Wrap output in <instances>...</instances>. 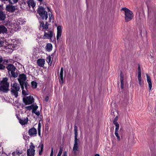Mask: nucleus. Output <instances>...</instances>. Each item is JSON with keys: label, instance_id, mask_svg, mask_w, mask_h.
Wrapping results in <instances>:
<instances>
[{"label": "nucleus", "instance_id": "1", "mask_svg": "<svg viewBox=\"0 0 156 156\" xmlns=\"http://www.w3.org/2000/svg\"><path fill=\"white\" fill-rule=\"evenodd\" d=\"M8 79L7 77L3 78L0 82V91L4 93L8 92L9 89V83L8 82Z\"/></svg>", "mask_w": 156, "mask_h": 156}, {"label": "nucleus", "instance_id": "2", "mask_svg": "<svg viewBox=\"0 0 156 156\" xmlns=\"http://www.w3.org/2000/svg\"><path fill=\"white\" fill-rule=\"evenodd\" d=\"M125 12V20L126 22L131 21L133 17V12L129 9L126 7L122 8L121 9Z\"/></svg>", "mask_w": 156, "mask_h": 156}, {"label": "nucleus", "instance_id": "3", "mask_svg": "<svg viewBox=\"0 0 156 156\" xmlns=\"http://www.w3.org/2000/svg\"><path fill=\"white\" fill-rule=\"evenodd\" d=\"M37 12L40 16V19L42 20H46L48 18L47 12L45 9L42 6H40L38 8Z\"/></svg>", "mask_w": 156, "mask_h": 156}, {"label": "nucleus", "instance_id": "4", "mask_svg": "<svg viewBox=\"0 0 156 156\" xmlns=\"http://www.w3.org/2000/svg\"><path fill=\"white\" fill-rule=\"evenodd\" d=\"M27 79L26 76L24 74L22 73L19 76V78L18 80L20 84V85H24V87L26 90H27L28 87L29 85L28 83L26 81Z\"/></svg>", "mask_w": 156, "mask_h": 156}, {"label": "nucleus", "instance_id": "5", "mask_svg": "<svg viewBox=\"0 0 156 156\" xmlns=\"http://www.w3.org/2000/svg\"><path fill=\"white\" fill-rule=\"evenodd\" d=\"M11 86V94L16 98L18 96V91L20 90V87L19 84L16 83H13Z\"/></svg>", "mask_w": 156, "mask_h": 156}, {"label": "nucleus", "instance_id": "6", "mask_svg": "<svg viewBox=\"0 0 156 156\" xmlns=\"http://www.w3.org/2000/svg\"><path fill=\"white\" fill-rule=\"evenodd\" d=\"M74 144L73 145V149H76L77 148L79 149V140L77 138L78 132L77 129V127L76 126H75L74 127Z\"/></svg>", "mask_w": 156, "mask_h": 156}, {"label": "nucleus", "instance_id": "7", "mask_svg": "<svg viewBox=\"0 0 156 156\" xmlns=\"http://www.w3.org/2000/svg\"><path fill=\"white\" fill-rule=\"evenodd\" d=\"M34 99L32 96H29L23 98V101L26 105L31 104L34 103Z\"/></svg>", "mask_w": 156, "mask_h": 156}, {"label": "nucleus", "instance_id": "8", "mask_svg": "<svg viewBox=\"0 0 156 156\" xmlns=\"http://www.w3.org/2000/svg\"><path fill=\"white\" fill-rule=\"evenodd\" d=\"M30 148L27 150V156H34L35 152V150H34L35 147L32 142L30 143Z\"/></svg>", "mask_w": 156, "mask_h": 156}, {"label": "nucleus", "instance_id": "9", "mask_svg": "<svg viewBox=\"0 0 156 156\" xmlns=\"http://www.w3.org/2000/svg\"><path fill=\"white\" fill-rule=\"evenodd\" d=\"M53 37V32L51 30L48 31V33L44 32L43 38L44 39H51Z\"/></svg>", "mask_w": 156, "mask_h": 156}, {"label": "nucleus", "instance_id": "10", "mask_svg": "<svg viewBox=\"0 0 156 156\" xmlns=\"http://www.w3.org/2000/svg\"><path fill=\"white\" fill-rule=\"evenodd\" d=\"M16 7L12 5L9 4L6 6L5 9L8 12H13L15 11L16 9Z\"/></svg>", "mask_w": 156, "mask_h": 156}, {"label": "nucleus", "instance_id": "11", "mask_svg": "<svg viewBox=\"0 0 156 156\" xmlns=\"http://www.w3.org/2000/svg\"><path fill=\"white\" fill-rule=\"evenodd\" d=\"M28 134L30 136H35L37 134V129L34 127H33L29 129Z\"/></svg>", "mask_w": 156, "mask_h": 156}, {"label": "nucleus", "instance_id": "12", "mask_svg": "<svg viewBox=\"0 0 156 156\" xmlns=\"http://www.w3.org/2000/svg\"><path fill=\"white\" fill-rule=\"evenodd\" d=\"M62 33L61 27L60 26H58L57 27V35L56 37L58 41L59 40L60 37L61 36Z\"/></svg>", "mask_w": 156, "mask_h": 156}, {"label": "nucleus", "instance_id": "13", "mask_svg": "<svg viewBox=\"0 0 156 156\" xmlns=\"http://www.w3.org/2000/svg\"><path fill=\"white\" fill-rule=\"evenodd\" d=\"M40 23V28H42V29L47 30L48 28V23L47 22H46L45 25L43 21H41Z\"/></svg>", "mask_w": 156, "mask_h": 156}, {"label": "nucleus", "instance_id": "14", "mask_svg": "<svg viewBox=\"0 0 156 156\" xmlns=\"http://www.w3.org/2000/svg\"><path fill=\"white\" fill-rule=\"evenodd\" d=\"M45 61L43 59H39L37 61V65L40 67H43L44 66Z\"/></svg>", "mask_w": 156, "mask_h": 156}, {"label": "nucleus", "instance_id": "15", "mask_svg": "<svg viewBox=\"0 0 156 156\" xmlns=\"http://www.w3.org/2000/svg\"><path fill=\"white\" fill-rule=\"evenodd\" d=\"M6 15L5 12L0 10V21L3 22L6 18Z\"/></svg>", "mask_w": 156, "mask_h": 156}, {"label": "nucleus", "instance_id": "16", "mask_svg": "<svg viewBox=\"0 0 156 156\" xmlns=\"http://www.w3.org/2000/svg\"><path fill=\"white\" fill-rule=\"evenodd\" d=\"M18 119L19 120L20 123L22 125L26 124L28 121V118L27 117L23 119L18 118Z\"/></svg>", "mask_w": 156, "mask_h": 156}, {"label": "nucleus", "instance_id": "17", "mask_svg": "<svg viewBox=\"0 0 156 156\" xmlns=\"http://www.w3.org/2000/svg\"><path fill=\"white\" fill-rule=\"evenodd\" d=\"M146 76L147 80L149 85V89L150 90H151L152 86L151 79L150 76H148L147 74H146Z\"/></svg>", "mask_w": 156, "mask_h": 156}, {"label": "nucleus", "instance_id": "18", "mask_svg": "<svg viewBox=\"0 0 156 156\" xmlns=\"http://www.w3.org/2000/svg\"><path fill=\"white\" fill-rule=\"evenodd\" d=\"M6 68L7 69L11 72L12 71H15L16 69L15 66L12 64H9L6 67Z\"/></svg>", "mask_w": 156, "mask_h": 156}, {"label": "nucleus", "instance_id": "19", "mask_svg": "<svg viewBox=\"0 0 156 156\" xmlns=\"http://www.w3.org/2000/svg\"><path fill=\"white\" fill-rule=\"evenodd\" d=\"M27 3L29 7H31L33 8H34L36 5V3L34 2L33 0H28Z\"/></svg>", "mask_w": 156, "mask_h": 156}, {"label": "nucleus", "instance_id": "20", "mask_svg": "<svg viewBox=\"0 0 156 156\" xmlns=\"http://www.w3.org/2000/svg\"><path fill=\"white\" fill-rule=\"evenodd\" d=\"M7 30V28L4 25H0V34L6 33Z\"/></svg>", "mask_w": 156, "mask_h": 156}, {"label": "nucleus", "instance_id": "21", "mask_svg": "<svg viewBox=\"0 0 156 156\" xmlns=\"http://www.w3.org/2000/svg\"><path fill=\"white\" fill-rule=\"evenodd\" d=\"M63 67H62L61 69L59 77L60 78L61 81H59L60 83H63Z\"/></svg>", "mask_w": 156, "mask_h": 156}, {"label": "nucleus", "instance_id": "22", "mask_svg": "<svg viewBox=\"0 0 156 156\" xmlns=\"http://www.w3.org/2000/svg\"><path fill=\"white\" fill-rule=\"evenodd\" d=\"M121 87L122 89L124 88V76L122 74V72L120 74Z\"/></svg>", "mask_w": 156, "mask_h": 156}, {"label": "nucleus", "instance_id": "23", "mask_svg": "<svg viewBox=\"0 0 156 156\" xmlns=\"http://www.w3.org/2000/svg\"><path fill=\"white\" fill-rule=\"evenodd\" d=\"M118 116H116L115 117L113 121V123L115 126V128H119V124L117 122L118 120Z\"/></svg>", "mask_w": 156, "mask_h": 156}, {"label": "nucleus", "instance_id": "24", "mask_svg": "<svg viewBox=\"0 0 156 156\" xmlns=\"http://www.w3.org/2000/svg\"><path fill=\"white\" fill-rule=\"evenodd\" d=\"M37 106V105H34L33 104L30 106L26 107L25 108H26L27 110L29 111L31 110H34V108L35 107V106Z\"/></svg>", "mask_w": 156, "mask_h": 156}, {"label": "nucleus", "instance_id": "25", "mask_svg": "<svg viewBox=\"0 0 156 156\" xmlns=\"http://www.w3.org/2000/svg\"><path fill=\"white\" fill-rule=\"evenodd\" d=\"M52 48V45L51 43H48L46 46V49L47 51H51Z\"/></svg>", "mask_w": 156, "mask_h": 156}, {"label": "nucleus", "instance_id": "26", "mask_svg": "<svg viewBox=\"0 0 156 156\" xmlns=\"http://www.w3.org/2000/svg\"><path fill=\"white\" fill-rule=\"evenodd\" d=\"M119 129V128H115V136H116L118 141H120V137L119 136L118 133Z\"/></svg>", "mask_w": 156, "mask_h": 156}, {"label": "nucleus", "instance_id": "27", "mask_svg": "<svg viewBox=\"0 0 156 156\" xmlns=\"http://www.w3.org/2000/svg\"><path fill=\"white\" fill-rule=\"evenodd\" d=\"M38 108V106H35V107L34 108V110H32V113H35L36 115L37 116H39L40 115V112L38 111V112H37L36 110Z\"/></svg>", "mask_w": 156, "mask_h": 156}, {"label": "nucleus", "instance_id": "28", "mask_svg": "<svg viewBox=\"0 0 156 156\" xmlns=\"http://www.w3.org/2000/svg\"><path fill=\"white\" fill-rule=\"evenodd\" d=\"M21 88L22 90V93L24 95H27L28 94L25 90H24V85H20Z\"/></svg>", "mask_w": 156, "mask_h": 156}, {"label": "nucleus", "instance_id": "29", "mask_svg": "<svg viewBox=\"0 0 156 156\" xmlns=\"http://www.w3.org/2000/svg\"><path fill=\"white\" fill-rule=\"evenodd\" d=\"M15 71H12L11 72V76L13 78L17 77L18 76V74L16 72H15Z\"/></svg>", "mask_w": 156, "mask_h": 156}, {"label": "nucleus", "instance_id": "30", "mask_svg": "<svg viewBox=\"0 0 156 156\" xmlns=\"http://www.w3.org/2000/svg\"><path fill=\"white\" fill-rule=\"evenodd\" d=\"M41 125L40 122L38 124V127L37 128V130L38 132V134L39 136H41Z\"/></svg>", "mask_w": 156, "mask_h": 156}, {"label": "nucleus", "instance_id": "31", "mask_svg": "<svg viewBox=\"0 0 156 156\" xmlns=\"http://www.w3.org/2000/svg\"><path fill=\"white\" fill-rule=\"evenodd\" d=\"M138 78L139 81V84L140 86H141L143 84V82L142 81V78L141 75H138Z\"/></svg>", "mask_w": 156, "mask_h": 156}, {"label": "nucleus", "instance_id": "32", "mask_svg": "<svg viewBox=\"0 0 156 156\" xmlns=\"http://www.w3.org/2000/svg\"><path fill=\"white\" fill-rule=\"evenodd\" d=\"M51 56L50 55H49L46 58V60L47 62L48 63H50V65H51L52 61L51 60Z\"/></svg>", "mask_w": 156, "mask_h": 156}, {"label": "nucleus", "instance_id": "33", "mask_svg": "<svg viewBox=\"0 0 156 156\" xmlns=\"http://www.w3.org/2000/svg\"><path fill=\"white\" fill-rule=\"evenodd\" d=\"M32 86L33 88H36L37 86V83L36 82L33 81L31 83Z\"/></svg>", "mask_w": 156, "mask_h": 156}, {"label": "nucleus", "instance_id": "34", "mask_svg": "<svg viewBox=\"0 0 156 156\" xmlns=\"http://www.w3.org/2000/svg\"><path fill=\"white\" fill-rule=\"evenodd\" d=\"M2 23L3 25L6 26H10V23L9 21H5V20L2 22Z\"/></svg>", "mask_w": 156, "mask_h": 156}, {"label": "nucleus", "instance_id": "35", "mask_svg": "<svg viewBox=\"0 0 156 156\" xmlns=\"http://www.w3.org/2000/svg\"><path fill=\"white\" fill-rule=\"evenodd\" d=\"M18 0H9L8 2L11 4H13L17 3Z\"/></svg>", "mask_w": 156, "mask_h": 156}, {"label": "nucleus", "instance_id": "36", "mask_svg": "<svg viewBox=\"0 0 156 156\" xmlns=\"http://www.w3.org/2000/svg\"><path fill=\"white\" fill-rule=\"evenodd\" d=\"M62 152V149L61 148H60L59 151L57 156H61Z\"/></svg>", "mask_w": 156, "mask_h": 156}, {"label": "nucleus", "instance_id": "37", "mask_svg": "<svg viewBox=\"0 0 156 156\" xmlns=\"http://www.w3.org/2000/svg\"><path fill=\"white\" fill-rule=\"evenodd\" d=\"M141 75V70L140 66L139 65L138 67V75Z\"/></svg>", "mask_w": 156, "mask_h": 156}, {"label": "nucleus", "instance_id": "38", "mask_svg": "<svg viewBox=\"0 0 156 156\" xmlns=\"http://www.w3.org/2000/svg\"><path fill=\"white\" fill-rule=\"evenodd\" d=\"M79 149L78 148H77L76 149H75V150H74L73 149V154H74L75 155H77V152H76V151H79Z\"/></svg>", "mask_w": 156, "mask_h": 156}, {"label": "nucleus", "instance_id": "39", "mask_svg": "<svg viewBox=\"0 0 156 156\" xmlns=\"http://www.w3.org/2000/svg\"><path fill=\"white\" fill-rule=\"evenodd\" d=\"M5 66H4L3 64L0 63V69L2 70L4 69Z\"/></svg>", "mask_w": 156, "mask_h": 156}, {"label": "nucleus", "instance_id": "40", "mask_svg": "<svg viewBox=\"0 0 156 156\" xmlns=\"http://www.w3.org/2000/svg\"><path fill=\"white\" fill-rule=\"evenodd\" d=\"M39 147H40V150L43 151V144H41V145H39Z\"/></svg>", "mask_w": 156, "mask_h": 156}, {"label": "nucleus", "instance_id": "41", "mask_svg": "<svg viewBox=\"0 0 156 156\" xmlns=\"http://www.w3.org/2000/svg\"><path fill=\"white\" fill-rule=\"evenodd\" d=\"M17 154L19 155L20 154H22V153L21 152H20L18 150H16V151L15 152Z\"/></svg>", "mask_w": 156, "mask_h": 156}, {"label": "nucleus", "instance_id": "42", "mask_svg": "<svg viewBox=\"0 0 156 156\" xmlns=\"http://www.w3.org/2000/svg\"><path fill=\"white\" fill-rule=\"evenodd\" d=\"M53 147H52L50 156H53Z\"/></svg>", "mask_w": 156, "mask_h": 156}, {"label": "nucleus", "instance_id": "43", "mask_svg": "<svg viewBox=\"0 0 156 156\" xmlns=\"http://www.w3.org/2000/svg\"><path fill=\"white\" fill-rule=\"evenodd\" d=\"M62 156H67V152L66 151L64 152Z\"/></svg>", "mask_w": 156, "mask_h": 156}, {"label": "nucleus", "instance_id": "44", "mask_svg": "<svg viewBox=\"0 0 156 156\" xmlns=\"http://www.w3.org/2000/svg\"><path fill=\"white\" fill-rule=\"evenodd\" d=\"M48 99H49V98H48V96H47L46 97L45 99H44V100L46 101V102H47L48 100Z\"/></svg>", "mask_w": 156, "mask_h": 156}, {"label": "nucleus", "instance_id": "45", "mask_svg": "<svg viewBox=\"0 0 156 156\" xmlns=\"http://www.w3.org/2000/svg\"><path fill=\"white\" fill-rule=\"evenodd\" d=\"M43 151H42V150H40L39 151V154L40 155H41L42 154Z\"/></svg>", "mask_w": 156, "mask_h": 156}, {"label": "nucleus", "instance_id": "46", "mask_svg": "<svg viewBox=\"0 0 156 156\" xmlns=\"http://www.w3.org/2000/svg\"><path fill=\"white\" fill-rule=\"evenodd\" d=\"M3 61V58L2 56H0V63L2 62Z\"/></svg>", "mask_w": 156, "mask_h": 156}, {"label": "nucleus", "instance_id": "47", "mask_svg": "<svg viewBox=\"0 0 156 156\" xmlns=\"http://www.w3.org/2000/svg\"><path fill=\"white\" fill-rule=\"evenodd\" d=\"M49 19L50 21H51V15L50 16V15L49 14Z\"/></svg>", "mask_w": 156, "mask_h": 156}, {"label": "nucleus", "instance_id": "48", "mask_svg": "<svg viewBox=\"0 0 156 156\" xmlns=\"http://www.w3.org/2000/svg\"><path fill=\"white\" fill-rule=\"evenodd\" d=\"M3 61H4V63H5V62H6V63H7V62H8V61H7V60H6L5 59V60H3Z\"/></svg>", "mask_w": 156, "mask_h": 156}, {"label": "nucleus", "instance_id": "49", "mask_svg": "<svg viewBox=\"0 0 156 156\" xmlns=\"http://www.w3.org/2000/svg\"><path fill=\"white\" fill-rule=\"evenodd\" d=\"M47 9H48V12L50 11V9L48 7H47Z\"/></svg>", "mask_w": 156, "mask_h": 156}, {"label": "nucleus", "instance_id": "50", "mask_svg": "<svg viewBox=\"0 0 156 156\" xmlns=\"http://www.w3.org/2000/svg\"><path fill=\"white\" fill-rule=\"evenodd\" d=\"M94 156H100V155L98 154H96Z\"/></svg>", "mask_w": 156, "mask_h": 156}, {"label": "nucleus", "instance_id": "51", "mask_svg": "<svg viewBox=\"0 0 156 156\" xmlns=\"http://www.w3.org/2000/svg\"><path fill=\"white\" fill-rule=\"evenodd\" d=\"M8 0H1V1L2 2H3V1H8Z\"/></svg>", "mask_w": 156, "mask_h": 156}, {"label": "nucleus", "instance_id": "52", "mask_svg": "<svg viewBox=\"0 0 156 156\" xmlns=\"http://www.w3.org/2000/svg\"><path fill=\"white\" fill-rule=\"evenodd\" d=\"M15 153H16L15 152H13V153H12V155H14V154H15Z\"/></svg>", "mask_w": 156, "mask_h": 156}, {"label": "nucleus", "instance_id": "53", "mask_svg": "<svg viewBox=\"0 0 156 156\" xmlns=\"http://www.w3.org/2000/svg\"><path fill=\"white\" fill-rule=\"evenodd\" d=\"M1 150L0 149V156H1Z\"/></svg>", "mask_w": 156, "mask_h": 156}, {"label": "nucleus", "instance_id": "54", "mask_svg": "<svg viewBox=\"0 0 156 156\" xmlns=\"http://www.w3.org/2000/svg\"><path fill=\"white\" fill-rule=\"evenodd\" d=\"M16 103H17L18 102V101H16Z\"/></svg>", "mask_w": 156, "mask_h": 156}, {"label": "nucleus", "instance_id": "55", "mask_svg": "<svg viewBox=\"0 0 156 156\" xmlns=\"http://www.w3.org/2000/svg\"><path fill=\"white\" fill-rule=\"evenodd\" d=\"M54 53H53L51 55V56H52L53 55H54Z\"/></svg>", "mask_w": 156, "mask_h": 156}, {"label": "nucleus", "instance_id": "56", "mask_svg": "<svg viewBox=\"0 0 156 156\" xmlns=\"http://www.w3.org/2000/svg\"><path fill=\"white\" fill-rule=\"evenodd\" d=\"M17 119H18V118H19V117L18 116H17Z\"/></svg>", "mask_w": 156, "mask_h": 156}, {"label": "nucleus", "instance_id": "57", "mask_svg": "<svg viewBox=\"0 0 156 156\" xmlns=\"http://www.w3.org/2000/svg\"><path fill=\"white\" fill-rule=\"evenodd\" d=\"M1 44V42L0 41V44Z\"/></svg>", "mask_w": 156, "mask_h": 156}]
</instances>
